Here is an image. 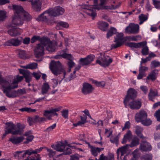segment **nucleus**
Returning <instances> with one entry per match:
<instances>
[{"label":"nucleus","mask_w":160,"mask_h":160,"mask_svg":"<svg viewBox=\"0 0 160 160\" xmlns=\"http://www.w3.org/2000/svg\"><path fill=\"white\" fill-rule=\"evenodd\" d=\"M158 71L157 69H155L152 71L147 78V79H151L152 80H154L156 78V76L158 74Z\"/></svg>","instance_id":"72a5a7b5"},{"label":"nucleus","mask_w":160,"mask_h":160,"mask_svg":"<svg viewBox=\"0 0 160 160\" xmlns=\"http://www.w3.org/2000/svg\"><path fill=\"white\" fill-rule=\"evenodd\" d=\"M63 58L68 59L69 60H71L72 59V57L70 54L64 53L61 55Z\"/></svg>","instance_id":"bf43d9fd"},{"label":"nucleus","mask_w":160,"mask_h":160,"mask_svg":"<svg viewBox=\"0 0 160 160\" xmlns=\"http://www.w3.org/2000/svg\"><path fill=\"white\" fill-rule=\"evenodd\" d=\"M50 89V87L48 83H44L41 88L42 94L43 95L47 94Z\"/></svg>","instance_id":"f704fd0d"},{"label":"nucleus","mask_w":160,"mask_h":160,"mask_svg":"<svg viewBox=\"0 0 160 160\" xmlns=\"http://www.w3.org/2000/svg\"><path fill=\"white\" fill-rule=\"evenodd\" d=\"M22 31V30L19 28H15L9 30L8 32L12 37H16L20 35Z\"/></svg>","instance_id":"b1692460"},{"label":"nucleus","mask_w":160,"mask_h":160,"mask_svg":"<svg viewBox=\"0 0 160 160\" xmlns=\"http://www.w3.org/2000/svg\"><path fill=\"white\" fill-rule=\"evenodd\" d=\"M56 126V123H54L49 127L47 128L44 131L46 132H49L52 131L54 128H55Z\"/></svg>","instance_id":"864d4df0"},{"label":"nucleus","mask_w":160,"mask_h":160,"mask_svg":"<svg viewBox=\"0 0 160 160\" xmlns=\"http://www.w3.org/2000/svg\"><path fill=\"white\" fill-rule=\"evenodd\" d=\"M79 159L78 155H72L71 156L70 160H79Z\"/></svg>","instance_id":"774afa93"},{"label":"nucleus","mask_w":160,"mask_h":160,"mask_svg":"<svg viewBox=\"0 0 160 160\" xmlns=\"http://www.w3.org/2000/svg\"><path fill=\"white\" fill-rule=\"evenodd\" d=\"M153 3L155 7L158 9H160V1L152 0Z\"/></svg>","instance_id":"5fc2aeb1"},{"label":"nucleus","mask_w":160,"mask_h":160,"mask_svg":"<svg viewBox=\"0 0 160 160\" xmlns=\"http://www.w3.org/2000/svg\"><path fill=\"white\" fill-rule=\"evenodd\" d=\"M141 38V37L140 35L131 36L128 38V39L130 40L135 41H137L138 40H140Z\"/></svg>","instance_id":"a18cd8bd"},{"label":"nucleus","mask_w":160,"mask_h":160,"mask_svg":"<svg viewBox=\"0 0 160 160\" xmlns=\"http://www.w3.org/2000/svg\"><path fill=\"white\" fill-rule=\"evenodd\" d=\"M123 34L122 33H118L117 35L114 40V42L116 43L112 45V48H115L122 45L123 38Z\"/></svg>","instance_id":"2eb2a0df"},{"label":"nucleus","mask_w":160,"mask_h":160,"mask_svg":"<svg viewBox=\"0 0 160 160\" xmlns=\"http://www.w3.org/2000/svg\"><path fill=\"white\" fill-rule=\"evenodd\" d=\"M47 151L48 152V155L50 158L53 157L56 154V152L52 150L46 148Z\"/></svg>","instance_id":"09e8293b"},{"label":"nucleus","mask_w":160,"mask_h":160,"mask_svg":"<svg viewBox=\"0 0 160 160\" xmlns=\"http://www.w3.org/2000/svg\"><path fill=\"white\" fill-rule=\"evenodd\" d=\"M151 68H156L160 66V62L156 60L152 61L151 62Z\"/></svg>","instance_id":"79ce46f5"},{"label":"nucleus","mask_w":160,"mask_h":160,"mask_svg":"<svg viewBox=\"0 0 160 160\" xmlns=\"http://www.w3.org/2000/svg\"><path fill=\"white\" fill-rule=\"evenodd\" d=\"M147 114L143 110H141L135 115V119L137 122H141L147 118Z\"/></svg>","instance_id":"6ab92c4d"},{"label":"nucleus","mask_w":160,"mask_h":160,"mask_svg":"<svg viewBox=\"0 0 160 160\" xmlns=\"http://www.w3.org/2000/svg\"><path fill=\"white\" fill-rule=\"evenodd\" d=\"M6 124L5 129L7 130L6 132L13 135H21L22 133L23 129L24 128V126L20 123L15 125L10 122H7Z\"/></svg>","instance_id":"7ed1b4c3"},{"label":"nucleus","mask_w":160,"mask_h":160,"mask_svg":"<svg viewBox=\"0 0 160 160\" xmlns=\"http://www.w3.org/2000/svg\"><path fill=\"white\" fill-rule=\"evenodd\" d=\"M148 68L146 67H142V64H140V67L139 68V71H142V72L145 73V72L148 71Z\"/></svg>","instance_id":"0e129e2a"},{"label":"nucleus","mask_w":160,"mask_h":160,"mask_svg":"<svg viewBox=\"0 0 160 160\" xmlns=\"http://www.w3.org/2000/svg\"><path fill=\"white\" fill-rule=\"evenodd\" d=\"M32 8L37 11H39L42 5V0H35L34 2L30 1Z\"/></svg>","instance_id":"393cba45"},{"label":"nucleus","mask_w":160,"mask_h":160,"mask_svg":"<svg viewBox=\"0 0 160 160\" xmlns=\"http://www.w3.org/2000/svg\"><path fill=\"white\" fill-rule=\"evenodd\" d=\"M93 90L94 88L91 84L88 83H85L83 84L82 92L84 95H87L91 93Z\"/></svg>","instance_id":"a211bd4d"},{"label":"nucleus","mask_w":160,"mask_h":160,"mask_svg":"<svg viewBox=\"0 0 160 160\" xmlns=\"http://www.w3.org/2000/svg\"><path fill=\"white\" fill-rule=\"evenodd\" d=\"M24 138L22 136L14 137L9 139V141L13 144H17L22 142Z\"/></svg>","instance_id":"cd10ccee"},{"label":"nucleus","mask_w":160,"mask_h":160,"mask_svg":"<svg viewBox=\"0 0 160 160\" xmlns=\"http://www.w3.org/2000/svg\"><path fill=\"white\" fill-rule=\"evenodd\" d=\"M44 43L40 42L37 44L34 50L36 57L38 58L44 55Z\"/></svg>","instance_id":"ddd939ff"},{"label":"nucleus","mask_w":160,"mask_h":160,"mask_svg":"<svg viewBox=\"0 0 160 160\" xmlns=\"http://www.w3.org/2000/svg\"><path fill=\"white\" fill-rule=\"evenodd\" d=\"M24 155H26V154H28L30 156L32 154H33V150L32 149L27 150L24 151Z\"/></svg>","instance_id":"69168bd1"},{"label":"nucleus","mask_w":160,"mask_h":160,"mask_svg":"<svg viewBox=\"0 0 160 160\" xmlns=\"http://www.w3.org/2000/svg\"><path fill=\"white\" fill-rule=\"evenodd\" d=\"M49 10L50 11L49 12L50 16L54 17L62 15L65 11L64 8L59 6L56 7L53 9Z\"/></svg>","instance_id":"4468645a"},{"label":"nucleus","mask_w":160,"mask_h":160,"mask_svg":"<svg viewBox=\"0 0 160 160\" xmlns=\"http://www.w3.org/2000/svg\"><path fill=\"white\" fill-rule=\"evenodd\" d=\"M141 52L143 55H146L148 54V49L147 46L142 48Z\"/></svg>","instance_id":"13d9d810"},{"label":"nucleus","mask_w":160,"mask_h":160,"mask_svg":"<svg viewBox=\"0 0 160 160\" xmlns=\"http://www.w3.org/2000/svg\"><path fill=\"white\" fill-rule=\"evenodd\" d=\"M117 30L115 28L111 27L107 33V38H109L110 37L112 36L114 34H115Z\"/></svg>","instance_id":"58836bf2"},{"label":"nucleus","mask_w":160,"mask_h":160,"mask_svg":"<svg viewBox=\"0 0 160 160\" xmlns=\"http://www.w3.org/2000/svg\"><path fill=\"white\" fill-rule=\"evenodd\" d=\"M114 156L113 155H112L111 158H110L104 156L103 154H102L100 156L98 160H112Z\"/></svg>","instance_id":"49530a36"},{"label":"nucleus","mask_w":160,"mask_h":160,"mask_svg":"<svg viewBox=\"0 0 160 160\" xmlns=\"http://www.w3.org/2000/svg\"><path fill=\"white\" fill-rule=\"evenodd\" d=\"M12 9L14 11V16L12 20V27L14 26L13 24L16 26L22 24L24 20L29 21L31 19V16L25 11L22 6L14 5H12Z\"/></svg>","instance_id":"f03ea898"},{"label":"nucleus","mask_w":160,"mask_h":160,"mask_svg":"<svg viewBox=\"0 0 160 160\" xmlns=\"http://www.w3.org/2000/svg\"><path fill=\"white\" fill-rule=\"evenodd\" d=\"M81 121H79V123L81 125L84 124L87 122V116L86 115H83L80 116Z\"/></svg>","instance_id":"de8ad7c7"},{"label":"nucleus","mask_w":160,"mask_h":160,"mask_svg":"<svg viewBox=\"0 0 160 160\" xmlns=\"http://www.w3.org/2000/svg\"><path fill=\"white\" fill-rule=\"evenodd\" d=\"M50 68L52 73L56 76L62 73H63V78L62 79V80L65 78V68L62 65L60 62L52 61L50 66Z\"/></svg>","instance_id":"20e7f679"},{"label":"nucleus","mask_w":160,"mask_h":160,"mask_svg":"<svg viewBox=\"0 0 160 160\" xmlns=\"http://www.w3.org/2000/svg\"><path fill=\"white\" fill-rule=\"evenodd\" d=\"M69 25L68 23L60 21L57 23L56 28L57 29L58 28L59 29V27H61L65 28H68L69 27Z\"/></svg>","instance_id":"e433bc0d"},{"label":"nucleus","mask_w":160,"mask_h":160,"mask_svg":"<svg viewBox=\"0 0 160 160\" xmlns=\"http://www.w3.org/2000/svg\"><path fill=\"white\" fill-rule=\"evenodd\" d=\"M118 136H112L110 138V141L112 143L117 144L118 142Z\"/></svg>","instance_id":"3c124183"},{"label":"nucleus","mask_w":160,"mask_h":160,"mask_svg":"<svg viewBox=\"0 0 160 160\" xmlns=\"http://www.w3.org/2000/svg\"><path fill=\"white\" fill-rule=\"evenodd\" d=\"M128 146V145H126L119 148L117 150V158L118 160H119V159L120 160H122L121 157L126 153Z\"/></svg>","instance_id":"412c9836"},{"label":"nucleus","mask_w":160,"mask_h":160,"mask_svg":"<svg viewBox=\"0 0 160 160\" xmlns=\"http://www.w3.org/2000/svg\"><path fill=\"white\" fill-rule=\"evenodd\" d=\"M140 27L138 24L131 23L126 27L125 32L128 34H137L139 32Z\"/></svg>","instance_id":"6e6552de"},{"label":"nucleus","mask_w":160,"mask_h":160,"mask_svg":"<svg viewBox=\"0 0 160 160\" xmlns=\"http://www.w3.org/2000/svg\"><path fill=\"white\" fill-rule=\"evenodd\" d=\"M22 39V38L20 37L16 38H12L6 42L5 45L7 46H18L21 44Z\"/></svg>","instance_id":"f8f14e48"},{"label":"nucleus","mask_w":160,"mask_h":160,"mask_svg":"<svg viewBox=\"0 0 160 160\" xmlns=\"http://www.w3.org/2000/svg\"><path fill=\"white\" fill-rule=\"evenodd\" d=\"M108 1V0H100L99 4L96 6L94 8L98 10L102 9H115L116 8L113 5H112L111 6L104 5L107 3Z\"/></svg>","instance_id":"9d476101"},{"label":"nucleus","mask_w":160,"mask_h":160,"mask_svg":"<svg viewBox=\"0 0 160 160\" xmlns=\"http://www.w3.org/2000/svg\"><path fill=\"white\" fill-rule=\"evenodd\" d=\"M94 83L97 86L102 88L104 87L105 84V83L104 81L98 82L95 81H94Z\"/></svg>","instance_id":"603ef678"},{"label":"nucleus","mask_w":160,"mask_h":160,"mask_svg":"<svg viewBox=\"0 0 160 160\" xmlns=\"http://www.w3.org/2000/svg\"><path fill=\"white\" fill-rule=\"evenodd\" d=\"M158 92L155 89L153 90L151 88L149 90V92L148 94V99L150 100L153 101L156 97L158 96Z\"/></svg>","instance_id":"a878e982"},{"label":"nucleus","mask_w":160,"mask_h":160,"mask_svg":"<svg viewBox=\"0 0 160 160\" xmlns=\"http://www.w3.org/2000/svg\"><path fill=\"white\" fill-rule=\"evenodd\" d=\"M51 147L54 149L58 152H63L62 153L59 155V156L62 155H68L72 153L71 149L70 148L66 147L65 144L62 142H60L55 145H52Z\"/></svg>","instance_id":"39448f33"},{"label":"nucleus","mask_w":160,"mask_h":160,"mask_svg":"<svg viewBox=\"0 0 160 160\" xmlns=\"http://www.w3.org/2000/svg\"><path fill=\"white\" fill-rule=\"evenodd\" d=\"M19 71L20 74L23 75L27 82H29L31 81V74L28 70L20 69Z\"/></svg>","instance_id":"5701e85b"},{"label":"nucleus","mask_w":160,"mask_h":160,"mask_svg":"<svg viewBox=\"0 0 160 160\" xmlns=\"http://www.w3.org/2000/svg\"><path fill=\"white\" fill-rule=\"evenodd\" d=\"M137 92L132 88H130L127 91V94L123 102L126 107L128 102L129 101L130 99H133L137 97Z\"/></svg>","instance_id":"1a4fd4ad"},{"label":"nucleus","mask_w":160,"mask_h":160,"mask_svg":"<svg viewBox=\"0 0 160 160\" xmlns=\"http://www.w3.org/2000/svg\"><path fill=\"white\" fill-rule=\"evenodd\" d=\"M98 0H94L93 2L95 6L94 7L92 5H85L82 7V8L85 10V12L87 14L92 18H94L97 15L95 11V9L94 8L98 5Z\"/></svg>","instance_id":"0eeeda50"},{"label":"nucleus","mask_w":160,"mask_h":160,"mask_svg":"<svg viewBox=\"0 0 160 160\" xmlns=\"http://www.w3.org/2000/svg\"><path fill=\"white\" fill-rule=\"evenodd\" d=\"M155 116L156 117L157 121L160 122V110L156 111L155 114Z\"/></svg>","instance_id":"338daca9"},{"label":"nucleus","mask_w":160,"mask_h":160,"mask_svg":"<svg viewBox=\"0 0 160 160\" xmlns=\"http://www.w3.org/2000/svg\"><path fill=\"white\" fill-rule=\"evenodd\" d=\"M37 40L39 41L41 43L47 41V39L45 38V37L41 38L39 36H34L32 38L31 42L32 43H33Z\"/></svg>","instance_id":"7c9ffc66"},{"label":"nucleus","mask_w":160,"mask_h":160,"mask_svg":"<svg viewBox=\"0 0 160 160\" xmlns=\"http://www.w3.org/2000/svg\"><path fill=\"white\" fill-rule=\"evenodd\" d=\"M37 67L38 64L36 63L33 62L24 66V68L29 69H36L37 68Z\"/></svg>","instance_id":"ea45409f"},{"label":"nucleus","mask_w":160,"mask_h":160,"mask_svg":"<svg viewBox=\"0 0 160 160\" xmlns=\"http://www.w3.org/2000/svg\"><path fill=\"white\" fill-rule=\"evenodd\" d=\"M91 150L90 151L92 154L94 156H97L101 150L103 149V148H100L95 147H91Z\"/></svg>","instance_id":"2f4dec72"},{"label":"nucleus","mask_w":160,"mask_h":160,"mask_svg":"<svg viewBox=\"0 0 160 160\" xmlns=\"http://www.w3.org/2000/svg\"><path fill=\"white\" fill-rule=\"evenodd\" d=\"M147 43L146 42H143L137 43V48H144V47L146 46Z\"/></svg>","instance_id":"4d7b16f0"},{"label":"nucleus","mask_w":160,"mask_h":160,"mask_svg":"<svg viewBox=\"0 0 160 160\" xmlns=\"http://www.w3.org/2000/svg\"><path fill=\"white\" fill-rule=\"evenodd\" d=\"M23 77L18 75L14 80L12 77H8L3 78L0 74V84L2 91L9 98H14L17 95V92L12 90V89L18 87L17 83L23 79Z\"/></svg>","instance_id":"f257e3e1"},{"label":"nucleus","mask_w":160,"mask_h":160,"mask_svg":"<svg viewBox=\"0 0 160 160\" xmlns=\"http://www.w3.org/2000/svg\"><path fill=\"white\" fill-rule=\"evenodd\" d=\"M62 116L65 119H67L68 118V111L67 109L63 110L62 112Z\"/></svg>","instance_id":"6e6d98bb"},{"label":"nucleus","mask_w":160,"mask_h":160,"mask_svg":"<svg viewBox=\"0 0 160 160\" xmlns=\"http://www.w3.org/2000/svg\"><path fill=\"white\" fill-rule=\"evenodd\" d=\"M141 123L144 126H148L151 124L152 121L149 118L145 119L141 122Z\"/></svg>","instance_id":"c03bdc74"},{"label":"nucleus","mask_w":160,"mask_h":160,"mask_svg":"<svg viewBox=\"0 0 160 160\" xmlns=\"http://www.w3.org/2000/svg\"><path fill=\"white\" fill-rule=\"evenodd\" d=\"M94 58L93 55H89L86 58H80L79 61V64L82 66L88 65L93 61Z\"/></svg>","instance_id":"9b49d317"},{"label":"nucleus","mask_w":160,"mask_h":160,"mask_svg":"<svg viewBox=\"0 0 160 160\" xmlns=\"http://www.w3.org/2000/svg\"><path fill=\"white\" fill-rule=\"evenodd\" d=\"M129 105L131 109H138L141 106L142 102L138 100H133L129 102Z\"/></svg>","instance_id":"aec40b11"},{"label":"nucleus","mask_w":160,"mask_h":160,"mask_svg":"<svg viewBox=\"0 0 160 160\" xmlns=\"http://www.w3.org/2000/svg\"><path fill=\"white\" fill-rule=\"evenodd\" d=\"M30 126L38 122V116L36 115L32 117H29L27 120Z\"/></svg>","instance_id":"473e14b6"},{"label":"nucleus","mask_w":160,"mask_h":160,"mask_svg":"<svg viewBox=\"0 0 160 160\" xmlns=\"http://www.w3.org/2000/svg\"><path fill=\"white\" fill-rule=\"evenodd\" d=\"M27 137V138L26 139L27 141L24 142L23 143L24 144H28L30 142H31L34 138V136L32 135H31Z\"/></svg>","instance_id":"052dcab7"},{"label":"nucleus","mask_w":160,"mask_h":160,"mask_svg":"<svg viewBox=\"0 0 160 160\" xmlns=\"http://www.w3.org/2000/svg\"><path fill=\"white\" fill-rule=\"evenodd\" d=\"M45 38L47 39V41L43 43H44V46H46V50L50 52H54L56 49L55 43L52 42L47 38L45 37Z\"/></svg>","instance_id":"dca6fc26"},{"label":"nucleus","mask_w":160,"mask_h":160,"mask_svg":"<svg viewBox=\"0 0 160 160\" xmlns=\"http://www.w3.org/2000/svg\"><path fill=\"white\" fill-rule=\"evenodd\" d=\"M98 28L101 30L105 31L107 30L108 26V24L103 21H99L98 23Z\"/></svg>","instance_id":"c85d7f7f"},{"label":"nucleus","mask_w":160,"mask_h":160,"mask_svg":"<svg viewBox=\"0 0 160 160\" xmlns=\"http://www.w3.org/2000/svg\"><path fill=\"white\" fill-rule=\"evenodd\" d=\"M139 148L142 152L150 151L152 149V147L150 144L146 141L141 143L139 146Z\"/></svg>","instance_id":"4be33fe9"},{"label":"nucleus","mask_w":160,"mask_h":160,"mask_svg":"<svg viewBox=\"0 0 160 160\" xmlns=\"http://www.w3.org/2000/svg\"><path fill=\"white\" fill-rule=\"evenodd\" d=\"M130 123L129 121H127L125 124L124 126L122 128V130L124 131L125 129H128L130 128Z\"/></svg>","instance_id":"e2e57ef3"},{"label":"nucleus","mask_w":160,"mask_h":160,"mask_svg":"<svg viewBox=\"0 0 160 160\" xmlns=\"http://www.w3.org/2000/svg\"><path fill=\"white\" fill-rule=\"evenodd\" d=\"M6 12L4 11L0 10V21L4 20L6 17Z\"/></svg>","instance_id":"8fccbe9b"},{"label":"nucleus","mask_w":160,"mask_h":160,"mask_svg":"<svg viewBox=\"0 0 160 160\" xmlns=\"http://www.w3.org/2000/svg\"><path fill=\"white\" fill-rule=\"evenodd\" d=\"M49 10H48L44 12L38 18V20L39 21H46L48 18L49 16L50 15L49 12Z\"/></svg>","instance_id":"bb28decb"},{"label":"nucleus","mask_w":160,"mask_h":160,"mask_svg":"<svg viewBox=\"0 0 160 160\" xmlns=\"http://www.w3.org/2000/svg\"><path fill=\"white\" fill-rule=\"evenodd\" d=\"M139 139L136 137H134L132 139V141L129 145L131 147H133L138 145L139 144Z\"/></svg>","instance_id":"c9c22d12"},{"label":"nucleus","mask_w":160,"mask_h":160,"mask_svg":"<svg viewBox=\"0 0 160 160\" xmlns=\"http://www.w3.org/2000/svg\"><path fill=\"white\" fill-rule=\"evenodd\" d=\"M139 18L140 21L139 24L141 25L148 19V17L145 15L141 14L139 16Z\"/></svg>","instance_id":"a19ab883"},{"label":"nucleus","mask_w":160,"mask_h":160,"mask_svg":"<svg viewBox=\"0 0 160 160\" xmlns=\"http://www.w3.org/2000/svg\"><path fill=\"white\" fill-rule=\"evenodd\" d=\"M136 133L141 138H143V136L141 134V133L143 131V128L138 126H137L135 127Z\"/></svg>","instance_id":"4c0bfd02"},{"label":"nucleus","mask_w":160,"mask_h":160,"mask_svg":"<svg viewBox=\"0 0 160 160\" xmlns=\"http://www.w3.org/2000/svg\"><path fill=\"white\" fill-rule=\"evenodd\" d=\"M152 155L150 153H148L141 157V159L142 160H152Z\"/></svg>","instance_id":"37998d69"},{"label":"nucleus","mask_w":160,"mask_h":160,"mask_svg":"<svg viewBox=\"0 0 160 160\" xmlns=\"http://www.w3.org/2000/svg\"><path fill=\"white\" fill-rule=\"evenodd\" d=\"M132 137V134L131 131L128 130L127 133L124 135L122 143L123 144H124L126 143L128 141V140L129 141L131 140Z\"/></svg>","instance_id":"c756f323"},{"label":"nucleus","mask_w":160,"mask_h":160,"mask_svg":"<svg viewBox=\"0 0 160 160\" xmlns=\"http://www.w3.org/2000/svg\"><path fill=\"white\" fill-rule=\"evenodd\" d=\"M112 61V59L108 56L100 54L98 57L96 62L100 65L105 67L108 66Z\"/></svg>","instance_id":"423d86ee"},{"label":"nucleus","mask_w":160,"mask_h":160,"mask_svg":"<svg viewBox=\"0 0 160 160\" xmlns=\"http://www.w3.org/2000/svg\"><path fill=\"white\" fill-rule=\"evenodd\" d=\"M62 109V107H59L55 108H51L49 110H45L43 113V115L48 120L52 119V113H54L55 112H57L60 111Z\"/></svg>","instance_id":"f3484780"},{"label":"nucleus","mask_w":160,"mask_h":160,"mask_svg":"<svg viewBox=\"0 0 160 160\" xmlns=\"http://www.w3.org/2000/svg\"><path fill=\"white\" fill-rule=\"evenodd\" d=\"M19 56L22 58L25 57L26 53L25 51L23 50H19L18 51Z\"/></svg>","instance_id":"680f3d73"}]
</instances>
